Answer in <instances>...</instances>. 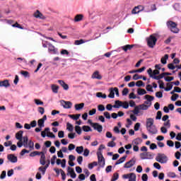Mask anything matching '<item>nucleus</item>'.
Here are the masks:
<instances>
[{
  "label": "nucleus",
  "mask_w": 181,
  "mask_h": 181,
  "mask_svg": "<svg viewBox=\"0 0 181 181\" xmlns=\"http://www.w3.org/2000/svg\"><path fill=\"white\" fill-rule=\"evenodd\" d=\"M92 78H96L97 80H101V78H103V76H101V75H100V72L98 71H95L92 74Z\"/></svg>",
  "instance_id": "22"
},
{
  "label": "nucleus",
  "mask_w": 181,
  "mask_h": 181,
  "mask_svg": "<svg viewBox=\"0 0 181 181\" xmlns=\"http://www.w3.org/2000/svg\"><path fill=\"white\" fill-rule=\"evenodd\" d=\"M34 16H35V18H40V19H45V17L43 16V14H42L41 13H40L39 11H37L34 13Z\"/></svg>",
  "instance_id": "32"
},
{
  "label": "nucleus",
  "mask_w": 181,
  "mask_h": 181,
  "mask_svg": "<svg viewBox=\"0 0 181 181\" xmlns=\"http://www.w3.org/2000/svg\"><path fill=\"white\" fill-rule=\"evenodd\" d=\"M83 16L81 14H78L74 18V22H80L83 21Z\"/></svg>",
  "instance_id": "31"
},
{
  "label": "nucleus",
  "mask_w": 181,
  "mask_h": 181,
  "mask_svg": "<svg viewBox=\"0 0 181 181\" xmlns=\"http://www.w3.org/2000/svg\"><path fill=\"white\" fill-rule=\"evenodd\" d=\"M167 86L168 88H165V91H170V90H172V88H173V85L171 83H167Z\"/></svg>",
  "instance_id": "41"
},
{
  "label": "nucleus",
  "mask_w": 181,
  "mask_h": 181,
  "mask_svg": "<svg viewBox=\"0 0 181 181\" xmlns=\"http://www.w3.org/2000/svg\"><path fill=\"white\" fill-rule=\"evenodd\" d=\"M127 159V156H123L120 158L116 163L115 165H121V163H124L125 162V160Z\"/></svg>",
  "instance_id": "29"
},
{
  "label": "nucleus",
  "mask_w": 181,
  "mask_h": 181,
  "mask_svg": "<svg viewBox=\"0 0 181 181\" xmlns=\"http://www.w3.org/2000/svg\"><path fill=\"white\" fill-rule=\"evenodd\" d=\"M50 132V128L47 127L45 129L44 131H42L41 132V136H42V138H46V136ZM47 134V135H46Z\"/></svg>",
  "instance_id": "25"
},
{
  "label": "nucleus",
  "mask_w": 181,
  "mask_h": 181,
  "mask_svg": "<svg viewBox=\"0 0 181 181\" xmlns=\"http://www.w3.org/2000/svg\"><path fill=\"white\" fill-rule=\"evenodd\" d=\"M130 177H129V181H136V175L135 173H129Z\"/></svg>",
  "instance_id": "34"
},
{
  "label": "nucleus",
  "mask_w": 181,
  "mask_h": 181,
  "mask_svg": "<svg viewBox=\"0 0 181 181\" xmlns=\"http://www.w3.org/2000/svg\"><path fill=\"white\" fill-rule=\"evenodd\" d=\"M128 93H129V90H128V88H125L122 90V95H127Z\"/></svg>",
  "instance_id": "63"
},
{
  "label": "nucleus",
  "mask_w": 181,
  "mask_h": 181,
  "mask_svg": "<svg viewBox=\"0 0 181 181\" xmlns=\"http://www.w3.org/2000/svg\"><path fill=\"white\" fill-rule=\"evenodd\" d=\"M98 163L100 168H104L105 166V159H104V156H103V153L101 151H98Z\"/></svg>",
  "instance_id": "8"
},
{
  "label": "nucleus",
  "mask_w": 181,
  "mask_h": 181,
  "mask_svg": "<svg viewBox=\"0 0 181 181\" xmlns=\"http://www.w3.org/2000/svg\"><path fill=\"white\" fill-rule=\"evenodd\" d=\"M160 131H161L162 134H168V129H166L165 127H161Z\"/></svg>",
  "instance_id": "61"
},
{
  "label": "nucleus",
  "mask_w": 181,
  "mask_h": 181,
  "mask_svg": "<svg viewBox=\"0 0 181 181\" xmlns=\"http://www.w3.org/2000/svg\"><path fill=\"white\" fill-rule=\"evenodd\" d=\"M58 83L59 84H60V86H62L64 90H69V85L65 83L63 80H58Z\"/></svg>",
  "instance_id": "23"
},
{
  "label": "nucleus",
  "mask_w": 181,
  "mask_h": 181,
  "mask_svg": "<svg viewBox=\"0 0 181 181\" xmlns=\"http://www.w3.org/2000/svg\"><path fill=\"white\" fill-rule=\"evenodd\" d=\"M0 87H4L5 88H8L11 87V83H9V80L1 81Z\"/></svg>",
  "instance_id": "19"
},
{
  "label": "nucleus",
  "mask_w": 181,
  "mask_h": 181,
  "mask_svg": "<svg viewBox=\"0 0 181 181\" xmlns=\"http://www.w3.org/2000/svg\"><path fill=\"white\" fill-rule=\"evenodd\" d=\"M48 52L52 54H57V49L53 45L48 43Z\"/></svg>",
  "instance_id": "16"
},
{
  "label": "nucleus",
  "mask_w": 181,
  "mask_h": 181,
  "mask_svg": "<svg viewBox=\"0 0 181 181\" xmlns=\"http://www.w3.org/2000/svg\"><path fill=\"white\" fill-rule=\"evenodd\" d=\"M145 100H146L147 101H149L150 103H152V101H153V100H155V98L153 96H151L149 95H146L144 96Z\"/></svg>",
  "instance_id": "36"
},
{
  "label": "nucleus",
  "mask_w": 181,
  "mask_h": 181,
  "mask_svg": "<svg viewBox=\"0 0 181 181\" xmlns=\"http://www.w3.org/2000/svg\"><path fill=\"white\" fill-rule=\"evenodd\" d=\"M168 177L175 178V177H176V174L173 172H170L168 173Z\"/></svg>",
  "instance_id": "59"
},
{
  "label": "nucleus",
  "mask_w": 181,
  "mask_h": 181,
  "mask_svg": "<svg viewBox=\"0 0 181 181\" xmlns=\"http://www.w3.org/2000/svg\"><path fill=\"white\" fill-rule=\"evenodd\" d=\"M146 93H147V92H146V90H145V89H142V88L137 89L138 95H145V94H146Z\"/></svg>",
  "instance_id": "30"
},
{
  "label": "nucleus",
  "mask_w": 181,
  "mask_h": 181,
  "mask_svg": "<svg viewBox=\"0 0 181 181\" xmlns=\"http://www.w3.org/2000/svg\"><path fill=\"white\" fill-rule=\"evenodd\" d=\"M167 27L173 33H179V28H177V24L172 21H167Z\"/></svg>",
  "instance_id": "4"
},
{
  "label": "nucleus",
  "mask_w": 181,
  "mask_h": 181,
  "mask_svg": "<svg viewBox=\"0 0 181 181\" xmlns=\"http://www.w3.org/2000/svg\"><path fill=\"white\" fill-rule=\"evenodd\" d=\"M141 180L148 181V175L143 174V175L141 176Z\"/></svg>",
  "instance_id": "64"
},
{
  "label": "nucleus",
  "mask_w": 181,
  "mask_h": 181,
  "mask_svg": "<svg viewBox=\"0 0 181 181\" xmlns=\"http://www.w3.org/2000/svg\"><path fill=\"white\" fill-rule=\"evenodd\" d=\"M84 108V103L76 104L75 105V110L76 111H80V110H83Z\"/></svg>",
  "instance_id": "28"
},
{
  "label": "nucleus",
  "mask_w": 181,
  "mask_h": 181,
  "mask_svg": "<svg viewBox=\"0 0 181 181\" xmlns=\"http://www.w3.org/2000/svg\"><path fill=\"white\" fill-rule=\"evenodd\" d=\"M23 131L20 130L16 134V139L18 141H23Z\"/></svg>",
  "instance_id": "21"
},
{
  "label": "nucleus",
  "mask_w": 181,
  "mask_h": 181,
  "mask_svg": "<svg viewBox=\"0 0 181 181\" xmlns=\"http://www.w3.org/2000/svg\"><path fill=\"white\" fill-rule=\"evenodd\" d=\"M117 144H115V142L114 141H110L107 143V146L109 148H114L115 146H116Z\"/></svg>",
  "instance_id": "46"
},
{
  "label": "nucleus",
  "mask_w": 181,
  "mask_h": 181,
  "mask_svg": "<svg viewBox=\"0 0 181 181\" xmlns=\"http://www.w3.org/2000/svg\"><path fill=\"white\" fill-rule=\"evenodd\" d=\"M98 111H101V112L105 111V107H104L103 105H98Z\"/></svg>",
  "instance_id": "51"
},
{
  "label": "nucleus",
  "mask_w": 181,
  "mask_h": 181,
  "mask_svg": "<svg viewBox=\"0 0 181 181\" xmlns=\"http://www.w3.org/2000/svg\"><path fill=\"white\" fill-rule=\"evenodd\" d=\"M6 177V171L4 170L1 172V174L0 175V179L4 180Z\"/></svg>",
  "instance_id": "49"
},
{
  "label": "nucleus",
  "mask_w": 181,
  "mask_h": 181,
  "mask_svg": "<svg viewBox=\"0 0 181 181\" xmlns=\"http://www.w3.org/2000/svg\"><path fill=\"white\" fill-rule=\"evenodd\" d=\"M155 120L153 118L149 117L146 120V127L149 135H156L158 134V128L154 124Z\"/></svg>",
  "instance_id": "1"
},
{
  "label": "nucleus",
  "mask_w": 181,
  "mask_h": 181,
  "mask_svg": "<svg viewBox=\"0 0 181 181\" xmlns=\"http://www.w3.org/2000/svg\"><path fill=\"white\" fill-rule=\"evenodd\" d=\"M168 68L170 70H175L176 69V66L175 65H173V64H168Z\"/></svg>",
  "instance_id": "58"
},
{
  "label": "nucleus",
  "mask_w": 181,
  "mask_h": 181,
  "mask_svg": "<svg viewBox=\"0 0 181 181\" xmlns=\"http://www.w3.org/2000/svg\"><path fill=\"white\" fill-rule=\"evenodd\" d=\"M80 117H81V114H77V115H69V118H71L72 119H74L75 121H77V119H78V118H80Z\"/></svg>",
  "instance_id": "35"
},
{
  "label": "nucleus",
  "mask_w": 181,
  "mask_h": 181,
  "mask_svg": "<svg viewBox=\"0 0 181 181\" xmlns=\"http://www.w3.org/2000/svg\"><path fill=\"white\" fill-rule=\"evenodd\" d=\"M40 165H46V155H45V153L43 152L40 153Z\"/></svg>",
  "instance_id": "20"
},
{
  "label": "nucleus",
  "mask_w": 181,
  "mask_h": 181,
  "mask_svg": "<svg viewBox=\"0 0 181 181\" xmlns=\"http://www.w3.org/2000/svg\"><path fill=\"white\" fill-rule=\"evenodd\" d=\"M140 158L142 160H148V159H153V156L151 153V152H144L140 153Z\"/></svg>",
  "instance_id": "12"
},
{
  "label": "nucleus",
  "mask_w": 181,
  "mask_h": 181,
  "mask_svg": "<svg viewBox=\"0 0 181 181\" xmlns=\"http://www.w3.org/2000/svg\"><path fill=\"white\" fill-rule=\"evenodd\" d=\"M66 129L68 131H69L70 132H71L73 131V129H74V127H73V124L68 122L66 124Z\"/></svg>",
  "instance_id": "38"
},
{
  "label": "nucleus",
  "mask_w": 181,
  "mask_h": 181,
  "mask_svg": "<svg viewBox=\"0 0 181 181\" xmlns=\"http://www.w3.org/2000/svg\"><path fill=\"white\" fill-rule=\"evenodd\" d=\"M56 159H57V156H56V155L53 156L51 158V165H54V163H56Z\"/></svg>",
  "instance_id": "55"
},
{
  "label": "nucleus",
  "mask_w": 181,
  "mask_h": 181,
  "mask_svg": "<svg viewBox=\"0 0 181 181\" xmlns=\"http://www.w3.org/2000/svg\"><path fill=\"white\" fill-rule=\"evenodd\" d=\"M96 97H98V98H104V99H105V98H107V95H105V94L103 95V93L99 92V93H96Z\"/></svg>",
  "instance_id": "37"
},
{
  "label": "nucleus",
  "mask_w": 181,
  "mask_h": 181,
  "mask_svg": "<svg viewBox=\"0 0 181 181\" xmlns=\"http://www.w3.org/2000/svg\"><path fill=\"white\" fill-rule=\"evenodd\" d=\"M156 37L153 35H151L148 38H147V45L148 47H151V49H153L155 47V45H156L157 42Z\"/></svg>",
  "instance_id": "7"
},
{
  "label": "nucleus",
  "mask_w": 181,
  "mask_h": 181,
  "mask_svg": "<svg viewBox=\"0 0 181 181\" xmlns=\"http://www.w3.org/2000/svg\"><path fill=\"white\" fill-rule=\"evenodd\" d=\"M115 94L117 97H119V92L118 90V88H111L110 89V94L108 95L109 98H114L115 97Z\"/></svg>",
  "instance_id": "10"
},
{
  "label": "nucleus",
  "mask_w": 181,
  "mask_h": 181,
  "mask_svg": "<svg viewBox=\"0 0 181 181\" xmlns=\"http://www.w3.org/2000/svg\"><path fill=\"white\" fill-rule=\"evenodd\" d=\"M133 47H134V45H127L125 46L122 47V49H123L124 52H128V50H131V49H132Z\"/></svg>",
  "instance_id": "33"
},
{
  "label": "nucleus",
  "mask_w": 181,
  "mask_h": 181,
  "mask_svg": "<svg viewBox=\"0 0 181 181\" xmlns=\"http://www.w3.org/2000/svg\"><path fill=\"white\" fill-rule=\"evenodd\" d=\"M158 84H159L160 88H161V89L165 88V86H165V83H163V81H158Z\"/></svg>",
  "instance_id": "57"
},
{
  "label": "nucleus",
  "mask_w": 181,
  "mask_h": 181,
  "mask_svg": "<svg viewBox=\"0 0 181 181\" xmlns=\"http://www.w3.org/2000/svg\"><path fill=\"white\" fill-rule=\"evenodd\" d=\"M88 155H90V150L88 148L83 150V156H88Z\"/></svg>",
  "instance_id": "60"
},
{
  "label": "nucleus",
  "mask_w": 181,
  "mask_h": 181,
  "mask_svg": "<svg viewBox=\"0 0 181 181\" xmlns=\"http://www.w3.org/2000/svg\"><path fill=\"white\" fill-rule=\"evenodd\" d=\"M124 108V110H128L129 108V103L127 101H121V100H116L115 102V105H113V108Z\"/></svg>",
  "instance_id": "6"
},
{
  "label": "nucleus",
  "mask_w": 181,
  "mask_h": 181,
  "mask_svg": "<svg viewBox=\"0 0 181 181\" xmlns=\"http://www.w3.org/2000/svg\"><path fill=\"white\" fill-rule=\"evenodd\" d=\"M136 163V160L135 158H132L124 164V168H125L126 169H129V168H132V166H134Z\"/></svg>",
  "instance_id": "13"
},
{
  "label": "nucleus",
  "mask_w": 181,
  "mask_h": 181,
  "mask_svg": "<svg viewBox=\"0 0 181 181\" xmlns=\"http://www.w3.org/2000/svg\"><path fill=\"white\" fill-rule=\"evenodd\" d=\"M75 131L78 135H81V127L80 126H75Z\"/></svg>",
  "instance_id": "40"
},
{
  "label": "nucleus",
  "mask_w": 181,
  "mask_h": 181,
  "mask_svg": "<svg viewBox=\"0 0 181 181\" xmlns=\"http://www.w3.org/2000/svg\"><path fill=\"white\" fill-rule=\"evenodd\" d=\"M167 145L168 146H170V148H173L175 146V143L172 140L167 141Z\"/></svg>",
  "instance_id": "45"
},
{
  "label": "nucleus",
  "mask_w": 181,
  "mask_h": 181,
  "mask_svg": "<svg viewBox=\"0 0 181 181\" xmlns=\"http://www.w3.org/2000/svg\"><path fill=\"white\" fill-rule=\"evenodd\" d=\"M21 74H22V76H24V77H29V72L26 71H21Z\"/></svg>",
  "instance_id": "56"
},
{
  "label": "nucleus",
  "mask_w": 181,
  "mask_h": 181,
  "mask_svg": "<svg viewBox=\"0 0 181 181\" xmlns=\"http://www.w3.org/2000/svg\"><path fill=\"white\" fill-rule=\"evenodd\" d=\"M76 152H77L78 153V155H81V153H83V152H84V147L82 146H77L76 148Z\"/></svg>",
  "instance_id": "27"
},
{
  "label": "nucleus",
  "mask_w": 181,
  "mask_h": 181,
  "mask_svg": "<svg viewBox=\"0 0 181 181\" xmlns=\"http://www.w3.org/2000/svg\"><path fill=\"white\" fill-rule=\"evenodd\" d=\"M119 177V174H118V173H115L113 174V177L112 180L116 181V180H118Z\"/></svg>",
  "instance_id": "44"
},
{
  "label": "nucleus",
  "mask_w": 181,
  "mask_h": 181,
  "mask_svg": "<svg viewBox=\"0 0 181 181\" xmlns=\"http://www.w3.org/2000/svg\"><path fill=\"white\" fill-rule=\"evenodd\" d=\"M67 175H70L72 179H76V177H77V175L76 174V172H74V169L70 168V167H68L67 168Z\"/></svg>",
  "instance_id": "15"
},
{
  "label": "nucleus",
  "mask_w": 181,
  "mask_h": 181,
  "mask_svg": "<svg viewBox=\"0 0 181 181\" xmlns=\"http://www.w3.org/2000/svg\"><path fill=\"white\" fill-rule=\"evenodd\" d=\"M156 97H157V98H162V97H163V93H162V92H156Z\"/></svg>",
  "instance_id": "62"
},
{
  "label": "nucleus",
  "mask_w": 181,
  "mask_h": 181,
  "mask_svg": "<svg viewBox=\"0 0 181 181\" xmlns=\"http://www.w3.org/2000/svg\"><path fill=\"white\" fill-rule=\"evenodd\" d=\"M30 150H26V149H23L20 153V155H21V156H23V155H25V153H29V152H30V148H29Z\"/></svg>",
  "instance_id": "47"
},
{
  "label": "nucleus",
  "mask_w": 181,
  "mask_h": 181,
  "mask_svg": "<svg viewBox=\"0 0 181 181\" xmlns=\"http://www.w3.org/2000/svg\"><path fill=\"white\" fill-rule=\"evenodd\" d=\"M142 11H144V12H152V11H156V7L155 6V4L145 6H138L133 8L132 13L133 15H136V13H139V12H142Z\"/></svg>",
  "instance_id": "3"
},
{
  "label": "nucleus",
  "mask_w": 181,
  "mask_h": 181,
  "mask_svg": "<svg viewBox=\"0 0 181 181\" xmlns=\"http://www.w3.org/2000/svg\"><path fill=\"white\" fill-rule=\"evenodd\" d=\"M82 129L84 132H90L92 131L91 127L89 126H83Z\"/></svg>",
  "instance_id": "39"
},
{
  "label": "nucleus",
  "mask_w": 181,
  "mask_h": 181,
  "mask_svg": "<svg viewBox=\"0 0 181 181\" xmlns=\"http://www.w3.org/2000/svg\"><path fill=\"white\" fill-rule=\"evenodd\" d=\"M156 160L159 162V163H167L168 156L163 153H158L156 157Z\"/></svg>",
  "instance_id": "9"
},
{
  "label": "nucleus",
  "mask_w": 181,
  "mask_h": 181,
  "mask_svg": "<svg viewBox=\"0 0 181 181\" xmlns=\"http://www.w3.org/2000/svg\"><path fill=\"white\" fill-rule=\"evenodd\" d=\"M7 159L11 163H16V162H18V157L13 154H8L7 156Z\"/></svg>",
  "instance_id": "14"
},
{
  "label": "nucleus",
  "mask_w": 181,
  "mask_h": 181,
  "mask_svg": "<svg viewBox=\"0 0 181 181\" xmlns=\"http://www.w3.org/2000/svg\"><path fill=\"white\" fill-rule=\"evenodd\" d=\"M17 146L18 148H29L30 151H33L35 149V143L32 140L29 141L28 136L23 137V141L21 140L17 143Z\"/></svg>",
  "instance_id": "2"
},
{
  "label": "nucleus",
  "mask_w": 181,
  "mask_h": 181,
  "mask_svg": "<svg viewBox=\"0 0 181 181\" xmlns=\"http://www.w3.org/2000/svg\"><path fill=\"white\" fill-rule=\"evenodd\" d=\"M38 127H40V128H43L45 127V122L41 120V119L38 120Z\"/></svg>",
  "instance_id": "43"
},
{
  "label": "nucleus",
  "mask_w": 181,
  "mask_h": 181,
  "mask_svg": "<svg viewBox=\"0 0 181 181\" xmlns=\"http://www.w3.org/2000/svg\"><path fill=\"white\" fill-rule=\"evenodd\" d=\"M147 73L151 78H153L154 80H158V81H160L161 78H163V77H165L163 73L158 76H153L152 74V69L151 68L148 69Z\"/></svg>",
  "instance_id": "11"
},
{
  "label": "nucleus",
  "mask_w": 181,
  "mask_h": 181,
  "mask_svg": "<svg viewBox=\"0 0 181 181\" xmlns=\"http://www.w3.org/2000/svg\"><path fill=\"white\" fill-rule=\"evenodd\" d=\"M51 88H52V92L54 93V94H57V93H59V86L52 84L51 86Z\"/></svg>",
  "instance_id": "26"
},
{
  "label": "nucleus",
  "mask_w": 181,
  "mask_h": 181,
  "mask_svg": "<svg viewBox=\"0 0 181 181\" xmlns=\"http://www.w3.org/2000/svg\"><path fill=\"white\" fill-rule=\"evenodd\" d=\"M91 126L94 129L98 131V132H103V126H101L98 123H91Z\"/></svg>",
  "instance_id": "18"
},
{
  "label": "nucleus",
  "mask_w": 181,
  "mask_h": 181,
  "mask_svg": "<svg viewBox=\"0 0 181 181\" xmlns=\"http://www.w3.org/2000/svg\"><path fill=\"white\" fill-rule=\"evenodd\" d=\"M161 118H162V112L160 111L157 112L156 119H161Z\"/></svg>",
  "instance_id": "54"
},
{
  "label": "nucleus",
  "mask_w": 181,
  "mask_h": 181,
  "mask_svg": "<svg viewBox=\"0 0 181 181\" xmlns=\"http://www.w3.org/2000/svg\"><path fill=\"white\" fill-rule=\"evenodd\" d=\"M168 59H169V55L166 54L160 59L161 64H166L168 63Z\"/></svg>",
  "instance_id": "24"
},
{
  "label": "nucleus",
  "mask_w": 181,
  "mask_h": 181,
  "mask_svg": "<svg viewBox=\"0 0 181 181\" xmlns=\"http://www.w3.org/2000/svg\"><path fill=\"white\" fill-rule=\"evenodd\" d=\"M34 101H35L36 105H43V102L39 99H35Z\"/></svg>",
  "instance_id": "50"
},
{
  "label": "nucleus",
  "mask_w": 181,
  "mask_h": 181,
  "mask_svg": "<svg viewBox=\"0 0 181 181\" xmlns=\"http://www.w3.org/2000/svg\"><path fill=\"white\" fill-rule=\"evenodd\" d=\"M69 151H74L76 149V146L73 144H70L68 146Z\"/></svg>",
  "instance_id": "53"
},
{
  "label": "nucleus",
  "mask_w": 181,
  "mask_h": 181,
  "mask_svg": "<svg viewBox=\"0 0 181 181\" xmlns=\"http://www.w3.org/2000/svg\"><path fill=\"white\" fill-rule=\"evenodd\" d=\"M149 107L145 104H141L136 106L133 110H132V112L134 114V115H138L141 112V110L146 111V110H148Z\"/></svg>",
  "instance_id": "5"
},
{
  "label": "nucleus",
  "mask_w": 181,
  "mask_h": 181,
  "mask_svg": "<svg viewBox=\"0 0 181 181\" xmlns=\"http://www.w3.org/2000/svg\"><path fill=\"white\" fill-rule=\"evenodd\" d=\"M129 100H135L136 98V95H135V93H131L129 95Z\"/></svg>",
  "instance_id": "52"
},
{
  "label": "nucleus",
  "mask_w": 181,
  "mask_h": 181,
  "mask_svg": "<svg viewBox=\"0 0 181 181\" xmlns=\"http://www.w3.org/2000/svg\"><path fill=\"white\" fill-rule=\"evenodd\" d=\"M141 78H142V76H139V75L137 74H135L133 76V80H141Z\"/></svg>",
  "instance_id": "48"
},
{
  "label": "nucleus",
  "mask_w": 181,
  "mask_h": 181,
  "mask_svg": "<svg viewBox=\"0 0 181 181\" xmlns=\"http://www.w3.org/2000/svg\"><path fill=\"white\" fill-rule=\"evenodd\" d=\"M60 103L61 105H62V107L66 109L71 108V105H73V104L70 101L61 100Z\"/></svg>",
  "instance_id": "17"
},
{
  "label": "nucleus",
  "mask_w": 181,
  "mask_h": 181,
  "mask_svg": "<svg viewBox=\"0 0 181 181\" xmlns=\"http://www.w3.org/2000/svg\"><path fill=\"white\" fill-rule=\"evenodd\" d=\"M136 87H145V83L142 81H139L136 83Z\"/></svg>",
  "instance_id": "42"
}]
</instances>
